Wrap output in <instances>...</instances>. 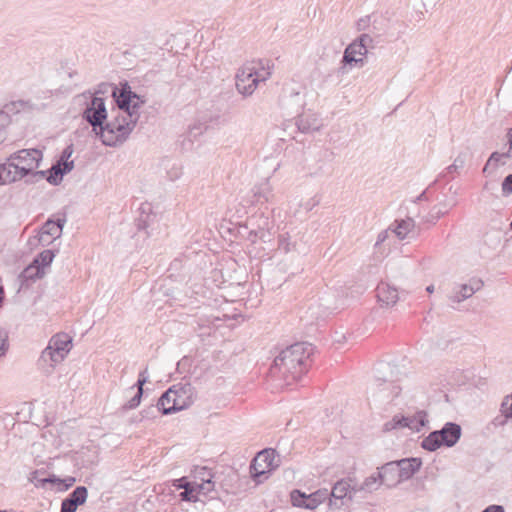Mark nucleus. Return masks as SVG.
Returning <instances> with one entry per match:
<instances>
[{
    "mask_svg": "<svg viewBox=\"0 0 512 512\" xmlns=\"http://www.w3.org/2000/svg\"><path fill=\"white\" fill-rule=\"evenodd\" d=\"M4 141V133L0 131V143Z\"/></svg>",
    "mask_w": 512,
    "mask_h": 512,
    "instance_id": "nucleus-54",
    "label": "nucleus"
},
{
    "mask_svg": "<svg viewBox=\"0 0 512 512\" xmlns=\"http://www.w3.org/2000/svg\"><path fill=\"white\" fill-rule=\"evenodd\" d=\"M113 96L116 99L117 110L116 115L111 118V122L107 126L104 137L110 147L122 144L133 131L139 119V108L145 101L130 88L125 86L119 90L114 89Z\"/></svg>",
    "mask_w": 512,
    "mask_h": 512,
    "instance_id": "nucleus-1",
    "label": "nucleus"
},
{
    "mask_svg": "<svg viewBox=\"0 0 512 512\" xmlns=\"http://www.w3.org/2000/svg\"><path fill=\"white\" fill-rule=\"evenodd\" d=\"M262 224L258 225L257 229H252L250 231V236L254 235L255 238H259L264 240L267 237L269 230V221L266 217H261Z\"/></svg>",
    "mask_w": 512,
    "mask_h": 512,
    "instance_id": "nucleus-31",
    "label": "nucleus"
},
{
    "mask_svg": "<svg viewBox=\"0 0 512 512\" xmlns=\"http://www.w3.org/2000/svg\"><path fill=\"white\" fill-rule=\"evenodd\" d=\"M65 223V218L58 219L57 221L47 220L40 229L38 235V242L42 246H47L51 244L54 240L58 239L61 236L63 226Z\"/></svg>",
    "mask_w": 512,
    "mask_h": 512,
    "instance_id": "nucleus-13",
    "label": "nucleus"
},
{
    "mask_svg": "<svg viewBox=\"0 0 512 512\" xmlns=\"http://www.w3.org/2000/svg\"><path fill=\"white\" fill-rule=\"evenodd\" d=\"M446 213H447V210H442L440 208L434 207L432 209V211L430 212L429 218L427 219V221H431V222L435 223L436 220H438L440 217H442Z\"/></svg>",
    "mask_w": 512,
    "mask_h": 512,
    "instance_id": "nucleus-41",
    "label": "nucleus"
},
{
    "mask_svg": "<svg viewBox=\"0 0 512 512\" xmlns=\"http://www.w3.org/2000/svg\"><path fill=\"white\" fill-rule=\"evenodd\" d=\"M415 227V221L408 217L406 219L395 220L393 224L389 226L391 232H393L399 240H404L413 231Z\"/></svg>",
    "mask_w": 512,
    "mask_h": 512,
    "instance_id": "nucleus-22",
    "label": "nucleus"
},
{
    "mask_svg": "<svg viewBox=\"0 0 512 512\" xmlns=\"http://www.w3.org/2000/svg\"><path fill=\"white\" fill-rule=\"evenodd\" d=\"M372 25L374 30H378V26H376V20L373 21Z\"/></svg>",
    "mask_w": 512,
    "mask_h": 512,
    "instance_id": "nucleus-55",
    "label": "nucleus"
},
{
    "mask_svg": "<svg viewBox=\"0 0 512 512\" xmlns=\"http://www.w3.org/2000/svg\"><path fill=\"white\" fill-rule=\"evenodd\" d=\"M482 512H505V509L502 505H490L486 507Z\"/></svg>",
    "mask_w": 512,
    "mask_h": 512,
    "instance_id": "nucleus-49",
    "label": "nucleus"
},
{
    "mask_svg": "<svg viewBox=\"0 0 512 512\" xmlns=\"http://www.w3.org/2000/svg\"><path fill=\"white\" fill-rule=\"evenodd\" d=\"M509 419H510V418H507V417H506V415H503V414L501 413V415L496 416V417L492 420L491 424H492L494 427H503V426H505V425L507 424V422H508V420H509Z\"/></svg>",
    "mask_w": 512,
    "mask_h": 512,
    "instance_id": "nucleus-43",
    "label": "nucleus"
},
{
    "mask_svg": "<svg viewBox=\"0 0 512 512\" xmlns=\"http://www.w3.org/2000/svg\"><path fill=\"white\" fill-rule=\"evenodd\" d=\"M65 358L66 356L48 345L42 351L37 365L44 375L49 376L54 372L56 366L62 363Z\"/></svg>",
    "mask_w": 512,
    "mask_h": 512,
    "instance_id": "nucleus-11",
    "label": "nucleus"
},
{
    "mask_svg": "<svg viewBox=\"0 0 512 512\" xmlns=\"http://www.w3.org/2000/svg\"><path fill=\"white\" fill-rule=\"evenodd\" d=\"M177 489H184L183 492L180 493V498L182 501L189 502H197L198 497L193 493L197 490L198 492L202 490L210 491L213 488V482L211 479L204 480L201 484H192L190 482H186L185 485H176Z\"/></svg>",
    "mask_w": 512,
    "mask_h": 512,
    "instance_id": "nucleus-18",
    "label": "nucleus"
},
{
    "mask_svg": "<svg viewBox=\"0 0 512 512\" xmlns=\"http://www.w3.org/2000/svg\"><path fill=\"white\" fill-rule=\"evenodd\" d=\"M465 162H466V155L461 153L455 158L453 164L448 166L446 170L448 173L457 172L459 169H462L464 167Z\"/></svg>",
    "mask_w": 512,
    "mask_h": 512,
    "instance_id": "nucleus-35",
    "label": "nucleus"
},
{
    "mask_svg": "<svg viewBox=\"0 0 512 512\" xmlns=\"http://www.w3.org/2000/svg\"><path fill=\"white\" fill-rule=\"evenodd\" d=\"M312 353V345L307 342L292 344L283 349L274 359V366L289 385L307 371Z\"/></svg>",
    "mask_w": 512,
    "mask_h": 512,
    "instance_id": "nucleus-3",
    "label": "nucleus"
},
{
    "mask_svg": "<svg viewBox=\"0 0 512 512\" xmlns=\"http://www.w3.org/2000/svg\"><path fill=\"white\" fill-rule=\"evenodd\" d=\"M368 50L364 49L363 44H358L353 41L351 44L347 46L344 51L342 62L344 64L352 65V64H363V56L366 55Z\"/></svg>",
    "mask_w": 512,
    "mask_h": 512,
    "instance_id": "nucleus-19",
    "label": "nucleus"
},
{
    "mask_svg": "<svg viewBox=\"0 0 512 512\" xmlns=\"http://www.w3.org/2000/svg\"><path fill=\"white\" fill-rule=\"evenodd\" d=\"M83 118L92 126L93 131L101 138L102 143L110 146L106 138L103 136L106 133L107 126L111 119L107 120V110L103 98L94 96L83 112Z\"/></svg>",
    "mask_w": 512,
    "mask_h": 512,
    "instance_id": "nucleus-6",
    "label": "nucleus"
},
{
    "mask_svg": "<svg viewBox=\"0 0 512 512\" xmlns=\"http://www.w3.org/2000/svg\"><path fill=\"white\" fill-rule=\"evenodd\" d=\"M297 126L301 132L308 133L312 131H318L320 128V123L316 114L304 112L299 116Z\"/></svg>",
    "mask_w": 512,
    "mask_h": 512,
    "instance_id": "nucleus-24",
    "label": "nucleus"
},
{
    "mask_svg": "<svg viewBox=\"0 0 512 512\" xmlns=\"http://www.w3.org/2000/svg\"><path fill=\"white\" fill-rule=\"evenodd\" d=\"M511 70H512V66H511V67H509L508 72H511Z\"/></svg>",
    "mask_w": 512,
    "mask_h": 512,
    "instance_id": "nucleus-58",
    "label": "nucleus"
},
{
    "mask_svg": "<svg viewBox=\"0 0 512 512\" xmlns=\"http://www.w3.org/2000/svg\"><path fill=\"white\" fill-rule=\"evenodd\" d=\"M404 421L406 420V416L404 415H394L393 418L383 425V431L384 432H390L393 430L404 428Z\"/></svg>",
    "mask_w": 512,
    "mask_h": 512,
    "instance_id": "nucleus-29",
    "label": "nucleus"
},
{
    "mask_svg": "<svg viewBox=\"0 0 512 512\" xmlns=\"http://www.w3.org/2000/svg\"><path fill=\"white\" fill-rule=\"evenodd\" d=\"M378 470H379V477H380L381 483H383V485H385L387 487H394L397 484H399L400 482H402L400 475H399L400 474L399 467H398L396 461L388 462V463L384 464L383 466H381L380 468H378Z\"/></svg>",
    "mask_w": 512,
    "mask_h": 512,
    "instance_id": "nucleus-17",
    "label": "nucleus"
},
{
    "mask_svg": "<svg viewBox=\"0 0 512 512\" xmlns=\"http://www.w3.org/2000/svg\"><path fill=\"white\" fill-rule=\"evenodd\" d=\"M7 339V333L4 330L0 329V358L3 357L7 352Z\"/></svg>",
    "mask_w": 512,
    "mask_h": 512,
    "instance_id": "nucleus-38",
    "label": "nucleus"
},
{
    "mask_svg": "<svg viewBox=\"0 0 512 512\" xmlns=\"http://www.w3.org/2000/svg\"><path fill=\"white\" fill-rule=\"evenodd\" d=\"M46 483H53V484L60 485L61 479L56 477L55 475L48 477V478H43V479L39 480V484L36 483V487H44Z\"/></svg>",
    "mask_w": 512,
    "mask_h": 512,
    "instance_id": "nucleus-42",
    "label": "nucleus"
},
{
    "mask_svg": "<svg viewBox=\"0 0 512 512\" xmlns=\"http://www.w3.org/2000/svg\"><path fill=\"white\" fill-rule=\"evenodd\" d=\"M174 391L171 390V387L159 398L157 402L158 408L161 410L162 414H165V409L172 405V399L175 394Z\"/></svg>",
    "mask_w": 512,
    "mask_h": 512,
    "instance_id": "nucleus-33",
    "label": "nucleus"
},
{
    "mask_svg": "<svg viewBox=\"0 0 512 512\" xmlns=\"http://www.w3.org/2000/svg\"><path fill=\"white\" fill-rule=\"evenodd\" d=\"M23 274L26 279L42 278L45 275V270L33 262L24 270Z\"/></svg>",
    "mask_w": 512,
    "mask_h": 512,
    "instance_id": "nucleus-32",
    "label": "nucleus"
},
{
    "mask_svg": "<svg viewBox=\"0 0 512 512\" xmlns=\"http://www.w3.org/2000/svg\"><path fill=\"white\" fill-rule=\"evenodd\" d=\"M461 426L454 422H447L440 430L431 432L422 441V448L433 452L441 446L453 447L461 437Z\"/></svg>",
    "mask_w": 512,
    "mask_h": 512,
    "instance_id": "nucleus-5",
    "label": "nucleus"
},
{
    "mask_svg": "<svg viewBox=\"0 0 512 512\" xmlns=\"http://www.w3.org/2000/svg\"><path fill=\"white\" fill-rule=\"evenodd\" d=\"M501 186L503 196H509L512 193V173L504 178Z\"/></svg>",
    "mask_w": 512,
    "mask_h": 512,
    "instance_id": "nucleus-37",
    "label": "nucleus"
},
{
    "mask_svg": "<svg viewBox=\"0 0 512 512\" xmlns=\"http://www.w3.org/2000/svg\"><path fill=\"white\" fill-rule=\"evenodd\" d=\"M502 158H505L504 153L493 152V153L490 155L489 159L487 160V162H486V164H485V166H484V168H483V173L488 172V170H489V168H490L491 166H493L494 168H496V167H497V165H498V163L500 162V160H501Z\"/></svg>",
    "mask_w": 512,
    "mask_h": 512,
    "instance_id": "nucleus-34",
    "label": "nucleus"
},
{
    "mask_svg": "<svg viewBox=\"0 0 512 512\" xmlns=\"http://www.w3.org/2000/svg\"><path fill=\"white\" fill-rule=\"evenodd\" d=\"M399 467V475L402 481L410 479L421 467L420 458H405L396 461Z\"/></svg>",
    "mask_w": 512,
    "mask_h": 512,
    "instance_id": "nucleus-21",
    "label": "nucleus"
},
{
    "mask_svg": "<svg viewBox=\"0 0 512 512\" xmlns=\"http://www.w3.org/2000/svg\"><path fill=\"white\" fill-rule=\"evenodd\" d=\"M88 497V491L85 486H78L61 503L60 512H76L78 506L83 505Z\"/></svg>",
    "mask_w": 512,
    "mask_h": 512,
    "instance_id": "nucleus-16",
    "label": "nucleus"
},
{
    "mask_svg": "<svg viewBox=\"0 0 512 512\" xmlns=\"http://www.w3.org/2000/svg\"><path fill=\"white\" fill-rule=\"evenodd\" d=\"M426 291H427L428 293H433V292H434V285H429V286H427Z\"/></svg>",
    "mask_w": 512,
    "mask_h": 512,
    "instance_id": "nucleus-53",
    "label": "nucleus"
},
{
    "mask_svg": "<svg viewBox=\"0 0 512 512\" xmlns=\"http://www.w3.org/2000/svg\"><path fill=\"white\" fill-rule=\"evenodd\" d=\"M507 139L509 144V149L507 152L504 153L505 158H511L512 157V128H509L507 131Z\"/></svg>",
    "mask_w": 512,
    "mask_h": 512,
    "instance_id": "nucleus-48",
    "label": "nucleus"
},
{
    "mask_svg": "<svg viewBox=\"0 0 512 512\" xmlns=\"http://www.w3.org/2000/svg\"><path fill=\"white\" fill-rule=\"evenodd\" d=\"M500 412L506 415L507 418L512 419V402L509 401V397H504L500 406Z\"/></svg>",
    "mask_w": 512,
    "mask_h": 512,
    "instance_id": "nucleus-36",
    "label": "nucleus"
},
{
    "mask_svg": "<svg viewBox=\"0 0 512 512\" xmlns=\"http://www.w3.org/2000/svg\"><path fill=\"white\" fill-rule=\"evenodd\" d=\"M406 420L404 421V428L407 427L419 432L428 422L427 413L425 411H418L413 416H406Z\"/></svg>",
    "mask_w": 512,
    "mask_h": 512,
    "instance_id": "nucleus-26",
    "label": "nucleus"
},
{
    "mask_svg": "<svg viewBox=\"0 0 512 512\" xmlns=\"http://www.w3.org/2000/svg\"><path fill=\"white\" fill-rule=\"evenodd\" d=\"M38 473H39V471H37V470L31 473L30 480H31L32 482H34L35 484H36V483H38V484H39V480H40V479H38V476H37V475H38Z\"/></svg>",
    "mask_w": 512,
    "mask_h": 512,
    "instance_id": "nucleus-50",
    "label": "nucleus"
},
{
    "mask_svg": "<svg viewBox=\"0 0 512 512\" xmlns=\"http://www.w3.org/2000/svg\"><path fill=\"white\" fill-rule=\"evenodd\" d=\"M376 292L379 302L387 307L395 305L399 299L397 289L384 282L378 284Z\"/></svg>",
    "mask_w": 512,
    "mask_h": 512,
    "instance_id": "nucleus-20",
    "label": "nucleus"
},
{
    "mask_svg": "<svg viewBox=\"0 0 512 512\" xmlns=\"http://www.w3.org/2000/svg\"><path fill=\"white\" fill-rule=\"evenodd\" d=\"M426 198V192H422L417 198H416V201H421V200H424Z\"/></svg>",
    "mask_w": 512,
    "mask_h": 512,
    "instance_id": "nucleus-52",
    "label": "nucleus"
},
{
    "mask_svg": "<svg viewBox=\"0 0 512 512\" xmlns=\"http://www.w3.org/2000/svg\"><path fill=\"white\" fill-rule=\"evenodd\" d=\"M389 231H391V229H386V230H383L381 231L379 234H378V237H377V241L375 243V246H379L381 245L383 242L386 241V239L388 238V235H389Z\"/></svg>",
    "mask_w": 512,
    "mask_h": 512,
    "instance_id": "nucleus-47",
    "label": "nucleus"
},
{
    "mask_svg": "<svg viewBox=\"0 0 512 512\" xmlns=\"http://www.w3.org/2000/svg\"><path fill=\"white\" fill-rule=\"evenodd\" d=\"M279 248L282 249L285 252L290 251V243L288 242L285 235H281L279 237Z\"/></svg>",
    "mask_w": 512,
    "mask_h": 512,
    "instance_id": "nucleus-46",
    "label": "nucleus"
},
{
    "mask_svg": "<svg viewBox=\"0 0 512 512\" xmlns=\"http://www.w3.org/2000/svg\"><path fill=\"white\" fill-rule=\"evenodd\" d=\"M483 286V281L476 277L470 278L467 283H455L448 294V299L451 303H461L480 291Z\"/></svg>",
    "mask_w": 512,
    "mask_h": 512,
    "instance_id": "nucleus-10",
    "label": "nucleus"
},
{
    "mask_svg": "<svg viewBox=\"0 0 512 512\" xmlns=\"http://www.w3.org/2000/svg\"><path fill=\"white\" fill-rule=\"evenodd\" d=\"M371 16H366L358 20L357 22V30L363 31L366 30L370 26Z\"/></svg>",
    "mask_w": 512,
    "mask_h": 512,
    "instance_id": "nucleus-44",
    "label": "nucleus"
},
{
    "mask_svg": "<svg viewBox=\"0 0 512 512\" xmlns=\"http://www.w3.org/2000/svg\"><path fill=\"white\" fill-rule=\"evenodd\" d=\"M291 502L295 507L313 510L320 505V491L306 494L299 490H293L291 492Z\"/></svg>",
    "mask_w": 512,
    "mask_h": 512,
    "instance_id": "nucleus-15",
    "label": "nucleus"
},
{
    "mask_svg": "<svg viewBox=\"0 0 512 512\" xmlns=\"http://www.w3.org/2000/svg\"><path fill=\"white\" fill-rule=\"evenodd\" d=\"M506 397H509V401L512 402V393L510 395H507Z\"/></svg>",
    "mask_w": 512,
    "mask_h": 512,
    "instance_id": "nucleus-56",
    "label": "nucleus"
},
{
    "mask_svg": "<svg viewBox=\"0 0 512 512\" xmlns=\"http://www.w3.org/2000/svg\"><path fill=\"white\" fill-rule=\"evenodd\" d=\"M148 381V377L146 376V370L139 374L136 386L137 393L133 396L124 406L123 409L129 410L134 409L139 406L141 402V398L143 395V386Z\"/></svg>",
    "mask_w": 512,
    "mask_h": 512,
    "instance_id": "nucleus-25",
    "label": "nucleus"
},
{
    "mask_svg": "<svg viewBox=\"0 0 512 512\" xmlns=\"http://www.w3.org/2000/svg\"><path fill=\"white\" fill-rule=\"evenodd\" d=\"M0 512H5V511H0Z\"/></svg>",
    "mask_w": 512,
    "mask_h": 512,
    "instance_id": "nucleus-60",
    "label": "nucleus"
},
{
    "mask_svg": "<svg viewBox=\"0 0 512 512\" xmlns=\"http://www.w3.org/2000/svg\"><path fill=\"white\" fill-rule=\"evenodd\" d=\"M366 512H371V510H367Z\"/></svg>",
    "mask_w": 512,
    "mask_h": 512,
    "instance_id": "nucleus-59",
    "label": "nucleus"
},
{
    "mask_svg": "<svg viewBox=\"0 0 512 512\" xmlns=\"http://www.w3.org/2000/svg\"><path fill=\"white\" fill-rule=\"evenodd\" d=\"M54 257L55 254L52 250H44L34 259V263L44 270L45 267L51 264Z\"/></svg>",
    "mask_w": 512,
    "mask_h": 512,
    "instance_id": "nucleus-30",
    "label": "nucleus"
},
{
    "mask_svg": "<svg viewBox=\"0 0 512 512\" xmlns=\"http://www.w3.org/2000/svg\"><path fill=\"white\" fill-rule=\"evenodd\" d=\"M358 44H363L364 49H368L373 43V38L369 34H361L357 39L354 40Z\"/></svg>",
    "mask_w": 512,
    "mask_h": 512,
    "instance_id": "nucleus-39",
    "label": "nucleus"
},
{
    "mask_svg": "<svg viewBox=\"0 0 512 512\" xmlns=\"http://www.w3.org/2000/svg\"><path fill=\"white\" fill-rule=\"evenodd\" d=\"M72 150L71 147H67L62 154L61 161L56 165H53L50 170V175L47 177L48 182L51 184H58L61 180L62 176L71 171L73 168V161H68V158L71 156Z\"/></svg>",
    "mask_w": 512,
    "mask_h": 512,
    "instance_id": "nucleus-14",
    "label": "nucleus"
},
{
    "mask_svg": "<svg viewBox=\"0 0 512 512\" xmlns=\"http://www.w3.org/2000/svg\"><path fill=\"white\" fill-rule=\"evenodd\" d=\"M380 485H383L381 483L380 477H379V471L377 474H373L365 479V481L360 485L357 486L358 493L365 491V492H373L379 488Z\"/></svg>",
    "mask_w": 512,
    "mask_h": 512,
    "instance_id": "nucleus-28",
    "label": "nucleus"
},
{
    "mask_svg": "<svg viewBox=\"0 0 512 512\" xmlns=\"http://www.w3.org/2000/svg\"><path fill=\"white\" fill-rule=\"evenodd\" d=\"M43 154L38 149H22L12 154L0 165V184L11 183L28 177L26 182L35 183L45 178V171H38Z\"/></svg>",
    "mask_w": 512,
    "mask_h": 512,
    "instance_id": "nucleus-2",
    "label": "nucleus"
},
{
    "mask_svg": "<svg viewBox=\"0 0 512 512\" xmlns=\"http://www.w3.org/2000/svg\"><path fill=\"white\" fill-rule=\"evenodd\" d=\"M358 494L357 485L351 486L346 480L336 482L331 490V497L328 499L330 508L339 509L345 501H353Z\"/></svg>",
    "mask_w": 512,
    "mask_h": 512,
    "instance_id": "nucleus-9",
    "label": "nucleus"
},
{
    "mask_svg": "<svg viewBox=\"0 0 512 512\" xmlns=\"http://www.w3.org/2000/svg\"><path fill=\"white\" fill-rule=\"evenodd\" d=\"M174 391L172 405L165 409V415L183 410L189 407L194 400V388L188 382L178 383L171 387Z\"/></svg>",
    "mask_w": 512,
    "mask_h": 512,
    "instance_id": "nucleus-8",
    "label": "nucleus"
},
{
    "mask_svg": "<svg viewBox=\"0 0 512 512\" xmlns=\"http://www.w3.org/2000/svg\"><path fill=\"white\" fill-rule=\"evenodd\" d=\"M280 465V457L274 449H264L257 453L250 465L251 477L259 482L260 477L275 470Z\"/></svg>",
    "mask_w": 512,
    "mask_h": 512,
    "instance_id": "nucleus-7",
    "label": "nucleus"
},
{
    "mask_svg": "<svg viewBox=\"0 0 512 512\" xmlns=\"http://www.w3.org/2000/svg\"><path fill=\"white\" fill-rule=\"evenodd\" d=\"M48 345L67 357L72 349V338L65 333H58L51 337Z\"/></svg>",
    "mask_w": 512,
    "mask_h": 512,
    "instance_id": "nucleus-23",
    "label": "nucleus"
},
{
    "mask_svg": "<svg viewBox=\"0 0 512 512\" xmlns=\"http://www.w3.org/2000/svg\"><path fill=\"white\" fill-rule=\"evenodd\" d=\"M159 412H161V410L158 408L157 404L151 405L142 411V417L143 418H154L156 416V414Z\"/></svg>",
    "mask_w": 512,
    "mask_h": 512,
    "instance_id": "nucleus-40",
    "label": "nucleus"
},
{
    "mask_svg": "<svg viewBox=\"0 0 512 512\" xmlns=\"http://www.w3.org/2000/svg\"><path fill=\"white\" fill-rule=\"evenodd\" d=\"M254 196L257 198V201L259 202H268L272 199V187L268 180L264 181L263 183L255 187Z\"/></svg>",
    "mask_w": 512,
    "mask_h": 512,
    "instance_id": "nucleus-27",
    "label": "nucleus"
},
{
    "mask_svg": "<svg viewBox=\"0 0 512 512\" xmlns=\"http://www.w3.org/2000/svg\"><path fill=\"white\" fill-rule=\"evenodd\" d=\"M0 131H2L4 133V139L6 138V133L3 129H0Z\"/></svg>",
    "mask_w": 512,
    "mask_h": 512,
    "instance_id": "nucleus-57",
    "label": "nucleus"
},
{
    "mask_svg": "<svg viewBox=\"0 0 512 512\" xmlns=\"http://www.w3.org/2000/svg\"><path fill=\"white\" fill-rule=\"evenodd\" d=\"M270 75V71L264 67L259 69L255 62H247L236 73V89L243 96H250L256 90L258 84L268 79Z\"/></svg>",
    "mask_w": 512,
    "mask_h": 512,
    "instance_id": "nucleus-4",
    "label": "nucleus"
},
{
    "mask_svg": "<svg viewBox=\"0 0 512 512\" xmlns=\"http://www.w3.org/2000/svg\"><path fill=\"white\" fill-rule=\"evenodd\" d=\"M75 482H76V478L75 477H71V476L66 477L65 479H61V484L60 485H63V488H61L60 490L66 491L67 489L72 487Z\"/></svg>",
    "mask_w": 512,
    "mask_h": 512,
    "instance_id": "nucleus-45",
    "label": "nucleus"
},
{
    "mask_svg": "<svg viewBox=\"0 0 512 512\" xmlns=\"http://www.w3.org/2000/svg\"><path fill=\"white\" fill-rule=\"evenodd\" d=\"M398 374L397 366L388 362H380L374 368L373 386L380 388L386 383L392 384L398 379Z\"/></svg>",
    "mask_w": 512,
    "mask_h": 512,
    "instance_id": "nucleus-12",
    "label": "nucleus"
},
{
    "mask_svg": "<svg viewBox=\"0 0 512 512\" xmlns=\"http://www.w3.org/2000/svg\"><path fill=\"white\" fill-rule=\"evenodd\" d=\"M186 482L187 481L185 478L176 479L174 480L173 486L176 487V485H185Z\"/></svg>",
    "mask_w": 512,
    "mask_h": 512,
    "instance_id": "nucleus-51",
    "label": "nucleus"
}]
</instances>
